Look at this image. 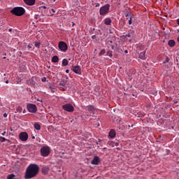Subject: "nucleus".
<instances>
[{
    "label": "nucleus",
    "instance_id": "b1692460",
    "mask_svg": "<svg viewBox=\"0 0 179 179\" xmlns=\"http://www.w3.org/2000/svg\"><path fill=\"white\" fill-rule=\"evenodd\" d=\"M106 55L108 57H110V58H113V52H111V51L107 52Z\"/></svg>",
    "mask_w": 179,
    "mask_h": 179
},
{
    "label": "nucleus",
    "instance_id": "79ce46f5",
    "mask_svg": "<svg viewBox=\"0 0 179 179\" xmlns=\"http://www.w3.org/2000/svg\"><path fill=\"white\" fill-rule=\"evenodd\" d=\"M28 48H31V45H28Z\"/></svg>",
    "mask_w": 179,
    "mask_h": 179
},
{
    "label": "nucleus",
    "instance_id": "bb28decb",
    "mask_svg": "<svg viewBox=\"0 0 179 179\" xmlns=\"http://www.w3.org/2000/svg\"><path fill=\"white\" fill-rule=\"evenodd\" d=\"M35 47H36V48H40V42H35Z\"/></svg>",
    "mask_w": 179,
    "mask_h": 179
},
{
    "label": "nucleus",
    "instance_id": "58836bf2",
    "mask_svg": "<svg viewBox=\"0 0 179 179\" xmlns=\"http://www.w3.org/2000/svg\"><path fill=\"white\" fill-rule=\"evenodd\" d=\"M66 73H69V69L66 70Z\"/></svg>",
    "mask_w": 179,
    "mask_h": 179
},
{
    "label": "nucleus",
    "instance_id": "4be33fe9",
    "mask_svg": "<svg viewBox=\"0 0 179 179\" xmlns=\"http://www.w3.org/2000/svg\"><path fill=\"white\" fill-rule=\"evenodd\" d=\"M15 178V174L11 173L7 176V179H14Z\"/></svg>",
    "mask_w": 179,
    "mask_h": 179
},
{
    "label": "nucleus",
    "instance_id": "603ef678",
    "mask_svg": "<svg viewBox=\"0 0 179 179\" xmlns=\"http://www.w3.org/2000/svg\"><path fill=\"white\" fill-rule=\"evenodd\" d=\"M53 1H54V2H55L56 0H53Z\"/></svg>",
    "mask_w": 179,
    "mask_h": 179
},
{
    "label": "nucleus",
    "instance_id": "6e6d98bb",
    "mask_svg": "<svg viewBox=\"0 0 179 179\" xmlns=\"http://www.w3.org/2000/svg\"><path fill=\"white\" fill-rule=\"evenodd\" d=\"M160 1H163V0H160Z\"/></svg>",
    "mask_w": 179,
    "mask_h": 179
},
{
    "label": "nucleus",
    "instance_id": "ea45409f",
    "mask_svg": "<svg viewBox=\"0 0 179 179\" xmlns=\"http://www.w3.org/2000/svg\"><path fill=\"white\" fill-rule=\"evenodd\" d=\"M176 22H177V24H178V26H179V18L176 20Z\"/></svg>",
    "mask_w": 179,
    "mask_h": 179
},
{
    "label": "nucleus",
    "instance_id": "f3484780",
    "mask_svg": "<svg viewBox=\"0 0 179 179\" xmlns=\"http://www.w3.org/2000/svg\"><path fill=\"white\" fill-rule=\"evenodd\" d=\"M168 45L169 47H174L176 45V41L174 40H169L168 42Z\"/></svg>",
    "mask_w": 179,
    "mask_h": 179
},
{
    "label": "nucleus",
    "instance_id": "c85d7f7f",
    "mask_svg": "<svg viewBox=\"0 0 179 179\" xmlns=\"http://www.w3.org/2000/svg\"><path fill=\"white\" fill-rule=\"evenodd\" d=\"M59 86H65V82H61L59 84Z\"/></svg>",
    "mask_w": 179,
    "mask_h": 179
},
{
    "label": "nucleus",
    "instance_id": "49530a36",
    "mask_svg": "<svg viewBox=\"0 0 179 179\" xmlns=\"http://www.w3.org/2000/svg\"><path fill=\"white\" fill-rule=\"evenodd\" d=\"M8 31H12V29H8Z\"/></svg>",
    "mask_w": 179,
    "mask_h": 179
},
{
    "label": "nucleus",
    "instance_id": "a19ab883",
    "mask_svg": "<svg viewBox=\"0 0 179 179\" xmlns=\"http://www.w3.org/2000/svg\"><path fill=\"white\" fill-rule=\"evenodd\" d=\"M124 54H128V51L127 50H124Z\"/></svg>",
    "mask_w": 179,
    "mask_h": 179
},
{
    "label": "nucleus",
    "instance_id": "39448f33",
    "mask_svg": "<svg viewBox=\"0 0 179 179\" xmlns=\"http://www.w3.org/2000/svg\"><path fill=\"white\" fill-rule=\"evenodd\" d=\"M59 50L62 51V52H66L68 51V44L64 41H59L58 43Z\"/></svg>",
    "mask_w": 179,
    "mask_h": 179
},
{
    "label": "nucleus",
    "instance_id": "412c9836",
    "mask_svg": "<svg viewBox=\"0 0 179 179\" xmlns=\"http://www.w3.org/2000/svg\"><path fill=\"white\" fill-rule=\"evenodd\" d=\"M87 108L88 111H91V112L94 111V106H92V105L88 106L87 107Z\"/></svg>",
    "mask_w": 179,
    "mask_h": 179
},
{
    "label": "nucleus",
    "instance_id": "e433bc0d",
    "mask_svg": "<svg viewBox=\"0 0 179 179\" xmlns=\"http://www.w3.org/2000/svg\"><path fill=\"white\" fill-rule=\"evenodd\" d=\"M5 134H6V131H3V133H1V135H2L3 136H5Z\"/></svg>",
    "mask_w": 179,
    "mask_h": 179
},
{
    "label": "nucleus",
    "instance_id": "393cba45",
    "mask_svg": "<svg viewBox=\"0 0 179 179\" xmlns=\"http://www.w3.org/2000/svg\"><path fill=\"white\" fill-rule=\"evenodd\" d=\"M23 110V108H22V106H18L16 109L17 113H22V110Z\"/></svg>",
    "mask_w": 179,
    "mask_h": 179
},
{
    "label": "nucleus",
    "instance_id": "473e14b6",
    "mask_svg": "<svg viewBox=\"0 0 179 179\" xmlns=\"http://www.w3.org/2000/svg\"><path fill=\"white\" fill-rule=\"evenodd\" d=\"M3 117H4V118H6V117H8V114L7 113H3Z\"/></svg>",
    "mask_w": 179,
    "mask_h": 179
},
{
    "label": "nucleus",
    "instance_id": "09e8293b",
    "mask_svg": "<svg viewBox=\"0 0 179 179\" xmlns=\"http://www.w3.org/2000/svg\"><path fill=\"white\" fill-rule=\"evenodd\" d=\"M3 59H6V57H3Z\"/></svg>",
    "mask_w": 179,
    "mask_h": 179
},
{
    "label": "nucleus",
    "instance_id": "cd10ccee",
    "mask_svg": "<svg viewBox=\"0 0 179 179\" xmlns=\"http://www.w3.org/2000/svg\"><path fill=\"white\" fill-rule=\"evenodd\" d=\"M169 61H170V59H169V57H166L165 61L163 62V64H167V63H169Z\"/></svg>",
    "mask_w": 179,
    "mask_h": 179
},
{
    "label": "nucleus",
    "instance_id": "ddd939ff",
    "mask_svg": "<svg viewBox=\"0 0 179 179\" xmlns=\"http://www.w3.org/2000/svg\"><path fill=\"white\" fill-rule=\"evenodd\" d=\"M26 5L28 6H33V5L36 4V0H23Z\"/></svg>",
    "mask_w": 179,
    "mask_h": 179
},
{
    "label": "nucleus",
    "instance_id": "2eb2a0df",
    "mask_svg": "<svg viewBox=\"0 0 179 179\" xmlns=\"http://www.w3.org/2000/svg\"><path fill=\"white\" fill-rule=\"evenodd\" d=\"M145 55H146V51L141 52L139 54L138 58H140V59H143V61H145V59H146Z\"/></svg>",
    "mask_w": 179,
    "mask_h": 179
},
{
    "label": "nucleus",
    "instance_id": "a211bd4d",
    "mask_svg": "<svg viewBox=\"0 0 179 179\" xmlns=\"http://www.w3.org/2000/svg\"><path fill=\"white\" fill-rule=\"evenodd\" d=\"M59 58L58 57V56L55 55V56L52 57V62L57 63V62H59Z\"/></svg>",
    "mask_w": 179,
    "mask_h": 179
},
{
    "label": "nucleus",
    "instance_id": "8fccbe9b",
    "mask_svg": "<svg viewBox=\"0 0 179 179\" xmlns=\"http://www.w3.org/2000/svg\"><path fill=\"white\" fill-rule=\"evenodd\" d=\"M73 23V26H74L75 25V23H73V22H72Z\"/></svg>",
    "mask_w": 179,
    "mask_h": 179
},
{
    "label": "nucleus",
    "instance_id": "a18cd8bd",
    "mask_svg": "<svg viewBox=\"0 0 179 179\" xmlns=\"http://www.w3.org/2000/svg\"><path fill=\"white\" fill-rule=\"evenodd\" d=\"M32 139H36V137L34 136H33Z\"/></svg>",
    "mask_w": 179,
    "mask_h": 179
},
{
    "label": "nucleus",
    "instance_id": "f03ea898",
    "mask_svg": "<svg viewBox=\"0 0 179 179\" xmlns=\"http://www.w3.org/2000/svg\"><path fill=\"white\" fill-rule=\"evenodd\" d=\"M10 13L15 16H23L24 13H26V10L23 7H15L10 10Z\"/></svg>",
    "mask_w": 179,
    "mask_h": 179
},
{
    "label": "nucleus",
    "instance_id": "c756f323",
    "mask_svg": "<svg viewBox=\"0 0 179 179\" xmlns=\"http://www.w3.org/2000/svg\"><path fill=\"white\" fill-rule=\"evenodd\" d=\"M42 82H46L47 81V78L45 77H43L42 79H41Z\"/></svg>",
    "mask_w": 179,
    "mask_h": 179
},
{
    "label": "nucleus",
    "instance_id": "7c9ffc66",
    "mask_svg": "<svg viewBox=\"0 0 179 179\" xmlns=\"http://www.w3.org/2000/svg\"><path fill=\"white\" fill-rule=\"evenodd\" d=\"M100 6V3H96L95 5V8H99Z\"/></svg>",
    "mask_w": 179,
    "mask_h": 179
},
{
    "label": "nucleus",
    "instance_id": "f704fd0d",
    "mask_svg": "<svg viewBox=\"0 0 179 179\" xmlns=\"http://www.w3.org/2000/svg\"><path fill=\"white\" fill-rule=\"evenodd\" d=\"M92 40H95V38H96V35H93V36H92Z\"/></svg>",
    "mask_w": 179,
    "mask_h": 179
},
{
    "label": "nucleus",
    "instance_id": "9b49d317",
    "mask_svg": "<svg viewBox=\"0 0 179 179\" xmlns=\"http://www.w3.org/2000/svg\"><path fill=\"white\" fill-rule=\"evenodd\" d=\"M100 163V158L98 156H94L91 162V164L97 166Z\"/></svg>",
    "mask_w": 179,
    "mask_h": 179
},
{
    "label": "nucleus",
    "instance_id": "c9c22d12",
    "mask_svg": "<svg viewBox=\"0 0 179 179\" xmlns=\"http://www.w3.org/2000/svg\"><path fill=\"white\" fill-rule=\"evenodd\" d=\"M125 37H131V34H126Z\"/></svg>",
    "mask_w": 179,
    "mask_h": 179
},
{
    "label": "nucleus",
    "instance_id": "6e6552de",
    "mask_svg": "<svg viewBox=\"0 0 179 179\" xmlns=\"http://www.w3.org/2000/svg\"><path fill=\"white\" fill-rule=\"evenodd\" d=\"M19 138L22 142H26L29 139V134L27 132H21L19 135Z\"/></svg>",
    "mask_w": 179,
    "mask_h": 179
},
{
    "label": "nucleus",
    "instance_id": "f8f14e48",
    "mask_svg": "<svg viewBox=\"0 0 179 179\" xmlns=\"http://www.w3.org/2000/svg\"><path fill=\"white\" fill-rule=\"evenodd\" d=\"M116 135H117V133H115V130L112 129L109 131L108 138H110V139H114Z\"/></svg>",
    "mask_w": 179,
    "mask_h": 179
},
{
    "label": "nucleus",
    "instance_id": "f257e3e1",
    "mask_svg": "<svg viewBox=\"0 0 179 179\" xmlns=\"http://www.w3.org/2000/svg\"><path fill=\"white\" fill-rule=\"evenodd\" d=\"M38 171H40V167L37 164H30L26 170L24 178H34L38 174Z\"/></svg>",
    "mask_w": 179,
    "mask_h": 179
},
{
    "label": "nucleus",
    "instance_id": "0eeeda50",
    "mask_svg": "<svg viewBox=\"0 0 179 179\" xmlns=\"http://www.w3.org/2000/svg\"><path fill=\"white\" fill-rule=\"evenodd\" d=\"M27 108L29 111V113H37V106L33 103H28L27 105Z\"/></svg>",
    "mask_w": 179,
    "mask_h": 179
},
{
    "label": "nucleus",
    "instance_id": "7ed1b4c3",
    "mask_svg": "<svg viewBox=\"0 0 179 179\" xmlns=\"http://www.w3.org/2000/svg\"><path fill=\"white\" fill-rule=\"evenodd\" d=\"M50 153H51V148L48 145L43 146L41 148V154L43 157H47Z\"/></svg>",
    "mask_w": 179,
    "mask_h": 179
},
{
    "label": "nucleus",
    "instance_id": "3c124183",
    "mask_svg": "<svg viewBox=\"0 0 179 179\" xmlns=\"http://www.w3.org/2000/svg\"><path fill=\"white\" fill-rule=\"evenodd\" d=\"M37 101H40V99H37Z\"/></svg>",
    "mask_w": 179,
    "mask_h": 179
},
{
    "label": "nucleus",
    "instance_id": "a878e982",
    "mask_svg": "<svg viewBox=\"0 0 179 179\" xmlns=\"http://www.w3.org/2000/svg\"><path fill=\"white\" fill-rule=\"evenodd\" d=\"M104 54H106V50L103 49L101 50V52H99V55H104Z\"/></svg>",
    "mask_w": 179,
    "mask_h": 179
},
{
    "label": "nucleus",
    "instance_id": "4468645a",
    "mask_svg": "<svg viewBox=\"0 0 179 179\" xmlns=\"http://www.w3.org/2000/svg\"><path fill=\"white\" fill-rule=\"evenodd\" d=\"M111 18L110 17H106L104 20H103V23L104 24H106V26H111Z\"/></svg>",
    "mask_w": 179,
    "mask_h": 179
},
{
    "label": "nucleus",
    "instance_id": "5fc2aeb1",
    "mask_svg": "<svg viewBox=\"0 0 179 179\" xmlns=\"http://www.w3.org/2000/svg\"><path fill=\"white\" fill-rule=\"evenodd\" d=\"M25 110L23 111V113H24Z\"/></svg>",
    "mask_w": 179,
    "mask_h": 179
},
{
    "label": "nucleus",
    "instance_id": "2f4dec72",
    "mask_svg": "<svg viewBox=\"0 0 179 179\" xmlns=\"http://www.w3.org/2000/svg\"><path fill=\"white\" fill-rule=\"evenodd\" d=\"M108 144L112 145V146H114V143H113L112 141H108Z\"/></svg>",
    "mask_w": 179,
    "mask_h": 179
},
{
    "label": "nucleus",
    "instance_id": "4c0bfd02",
    "mask_svg": "<svg viewBox=\"0 0 179 179\" xmlns=\"http://www.w3.org/2000/svg\"><path fill=\"white\" fill-rule=\"evenodd\" d=\"M50 89H51V90H52V93H54L55 91H54V90H52V87H50Z\"/></svg>",
    "mask_w": 179,
    "mask_h": 179
},
{
    "label": "nucleus",
    "instance_id": "aec40b11",
    "mask_svg": "<svg viewBox=\"0 0 179 179\" xmlns=\"http://www.w3.org/2000/svg\"><path fill=\"white\" fill-rule=\"evenodd\" d=\"M68 64H69V62L68 61V59H64L62 60V65L63 66H66L68 65Z\"/></svg>",
    "mask_w": 179,
    "mask_h": 179
},
{
    "label": "nucleus",
    "instance_id": "423d86ee",
    "mask_svg": "<svg viewBox=\"0 0 179 179\" xmlns=\"http://www.w3.org/2000/svg\"><path fill=\"white\" fill-rule=\"evenodd\" d=\"M62 108L64 110V111H67V113H73L75 110L73 106H72L71 103H66L63 105Z\"/></svg>",
    "mask_w": 179,
    "mask_h": 179
},
{
    "label": "nucleus",
    "instance_id": "864d4df0",
    "mask_svg": "<svg viewBox=\"0 0 179 179\" xmlns=\"http://www.w3.org/2000/svg\"><path fill=\"white\" fill-rule=\"evenodd\" d=\"M103 149H107L106 148H104Z\"/></svg>",
    "mask_w": 179,
    "mask_h": 179
},
{
    "label": "nucleus",
    "instance_id": "6ab92c4d",
    "mask_svg": "<svg viewBox=\"0 0 179 179\" xmlns=\"http://www.w3.org/2000/svg\"><path fill=\"white\" fill-rule=\"evenodd\" d=\"M34 127L36 131H40V129H41V126L38 123H35Z\"/></svg>",
    "mask_w": 179,
    "mask_h": 179
},
{
    "label": "nucleus",
    "instance_id": "de8ad7c7",
    "mask_svg": "<svg viewBox=\"0 0 179 179\" xmlns=\"http://www.w3.org/2000/svg\"><path fill=\"white\" fill-rule=\"evenodd\" d=\"M177 40H178V43H179V36L178 37Z\"/></svg>",
    "mask_w": 179,
    "mask_h": 179
},
{
    "label": "nucleus",
    "instance_id": "1a4fd4ad",
    "mask_svg": "<svg viewBox=\"0 0 179 179\" xmlns=\"http://www.w3.org/2000/svg\"><path fill=\"white\" fill-rule=\"evenodd\" d=\"M71 70L77 75H82V69L79 66H73Z\"/></svg>",
    "mask_w": 179,
    "mask_h": 179
},
{
    "label": "nucleus",
    "instance_id": "5701e85b",
    "mask_svg": "<svg viewBox=\"0 0 179 179\" xmlns=\"http://www.w3.org/2000/svg\"><path fill=\"white\" fill-rule=\"evenodd\" d=\"M6 141H8V139L5 138V137L0 136V142H1V143L3 142H6Z\"/></svg>",
    "mask_w": 179,
    "mask_h": 179
},
{
    "label": "nucleus",
    "instance_id": "37998d69",
    "mask_svg": "<svg viewBox=\"0 0 179 179\" xmlns=\"http://www.w3.org/2000/svg\"><path fill=\"white\" fill-rule=\"evenodd\" d=\"M6 83H9V80H6Z\"/></svg>",
    "mask_w": 179,
    "mask_h": 179
},
{
    "label": "nucleus",
    "instance_id": "9d476101",
    "mask_svg": "<svg viewBox=\"0 0 179 179\" xmlns=\"http://www.w3.org/2000/svg\"><path fill=\"white\" fill-rule=\"evenodd\" d=\"M125 16L127 20L129 19V21H128L129 24V25L132 24V19L135 17V15H134V14H131V12H128Z\"/></svg>",
    "mask_w": 179,
    "mask_h": 179
},
{
    "label": "nucleus",
    "instance_id": "c03bdc74",
    "mask_svg": "<svg viewBox=\"0 0 179 179\" xmlns=\"http://www.w3.org/2000/svg\"><path fill=\"white\" fill-rule=\"evenodd\" d=\"M115 146H118V143H115Z\"/></svg>",
    "mask_w": 179,
    "mask_h": 179
},
{
    "label": "nucleus",
    "instance_id": "dca6fc26",
    "mask_svg": "<svg viewBox=\"0 0 179 179\" xmlns=\"http://www.w3.org/2000/svg\"><path fill=\"white\" fill-rule=\"evenodd\" d=\"M48 171H50V168L47 166H44L42 168V173L43 174H48Z\"/></svg>",
    "mask_w": 179,
    "mask_h": 179
},
{
    "label": "nucleus",
    "instance_id": "20e7f679",
    "mask_svg": "<svg viewBox=\"0 0 179 179\" xmlns=\"http://www.w3.org/2000/svg\"><path fill=\"white\" fill-rule=\"evenodd\" d=\"M108 12H110V4L107 3L100 8L99 15H101V16H105Z\"/></svg>",
    "mask_w": 179,
    "mask_h": 179
},
{
    "label": "nucleus",
    "instance_id": "72a5a7b5",
    "mask_svg": "<svg viewBox=\"0 0 179 179\" xmlns=\"http://www.w3.org/2000/svg\"><path fill=\"white\" fill-rule=\"evenodd\" d=\"M51 12H52V13H55V10L54 8H51Z\"/></svg>",
    "mask_w": 179,
    "mask_h": 179
}]
</instances>
